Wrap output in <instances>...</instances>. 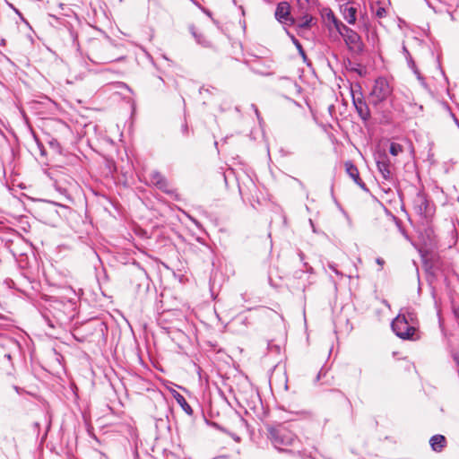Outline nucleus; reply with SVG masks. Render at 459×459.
Returning <instances> with one entry per match:
<instances>
[{"mask_svg": "<svg viewBox=\"0 0 459 459\" xmlns=\"http://www.w3.org/2000/svg\"><path fill=\"white\" fill-rule=\"evenodd\" d=\"M74 299L51 297L47 307L48 314H43V317L50 327L55 328L56 325H65L72 322L77 314Z\"/></svg>", "mask_w": 459, "mask_h": 459, "instance_id": "1", "label": "nucleus"}, {"mask_svg": "<svg viewBox=\"0 0 459 459\" xmlns=\"http://www.w3.org/2000/svg\"><path fill=\"white\" fill-rule=\"evenodd\" d=\"M116 46L108 39H92L89 41L87 56L94 64H108L118 61L120 58L114 55Z\"/></svg>", "mask_w": 459, "mask_h": 459, "instance_id": "2", "label": "nucleus"}, {"mask_svg": "<svg viewBox=\"0 0 459 459\" xmlns=\"http://www.w3.org/2000/svg\"><path fill=\"white\" fill-rule=\"evenodd\" d=\"M268 438L273 446L279 451L291 452L290 450L283 448L284 446H294L299 443L298 436L289 429L284 424L277 426H270L267 428Z\"/></svg>", "mask_w": 459, "mask_h": 459, "instance_id": "3", "label": "nucleus"}, {"mask_svg": "<svg viewBox=\"0 0 459 459\" xmlns=\"http://www.w3.org/2000/svg\"><path fill=\"white\" fill-rule=\"evenodd\" d=\"M392 93V87L388 81L384 77H378L373 85L369 94V103L377 106L385 101Z\"/></svg>", "mask_w": 459, "mask_h": 459, "instance_id": "4", "label": "nucleus"}, {"mask_svg": "<svg viewBox=\"0 0 459 459\" xmlns=\"http://www.w3.org/2000/svg\"><path fill=\"white\" fill-rule=\"evenodd\" d=\"M392 329L394 333L401 339L413 340L416 334V326L409 325L404 316L398 315L392 322Z\"/></svg>", "mask_w": 459, "mask_h": 459, "instance_id": "5", "label": "nucleus"}, {"mask_svg": "<svg viewBox=\"0 0 459 459\" xmlns=\"http://www.w3.org/2000/svg\"><path fill=\"white\" fill-rule=\"evenodd\" d=\"M352 101L359 117L364 121L368 120L370 118V110L361 93L358 97L352 93Z\"/></svg>", "mask_w": 459, "mask_h": 459, "instance_id": "6", "label": "nucleus"}, {"mask_svg": "<svg viewBox=\"0 0 459 459\" xmlns=\"http://www.w3.org/2000/svg\"><path fill=\"white\" fill-rule=\"evenodd\" d=\"M391 162L386 155L379 156L377 167L383 178L388 182H394V175L390 169Z\"/></svg>", "mask_w": 459, "mask_h": 459, "instance_id": "7", "label": "nucleus"}, {"mask_svg": "<svg viewBox=\"0 0 459 459\" xmlns=\"http://www.w3.org/2000/svg\"><path fill=\"white\" fill-rule=\"evenodd\" d=\"M350 51L356 55H359L364 51V44L362 42L361 37L356 32L352 36H350L347 39L344 40Z\"/></svg>", "mask_w": 459, "mask_h": 459, "instance_id": "8", "label": "nucleus"}, {"mask_svg": "<svg viewBox=\"0 0 459 459\" xmlns=\"http://www.w3.org/2000/svg\"><path fill=\"white\" fill-rule=\"evenodd\" d=\"M414 206L417 212L423 215L424 217H428L431 213V207L429 201L427 199V197L424 195H418L415 201H414Z\"/></svg>", "mask_w": 459, "mask_h": 459, "instance_id": "9", "label": "nucleus"}, {"mask_svg": "<svg viewBox=\"0 0 459 459\" xmlns=\"http://www.w3.org/2000/svg\"><path fill=\"white\" fill-rule=\"evenodd\" d=\"M151 182L165 193H169V184L167 179L158 171H152L150 174Z\"/></svg>", "mask_w": 459, "mask_h": 459, "instance_id": "10", "label": "nucleus"}, {"mask_svg": "<svg viewBox=\"0 0 459 459\" xmlns=\"http://www.w3.org/2000/svg\"><path fill=\"white\" fill-rule=\"evenodd\" d=\"M345 169L347 174L354 180V182L364 190H368L366 184L359 178L358 168L351 162H345Z\"/></svg>", "mask_w": 459, "mask_h": 459, "instance_id": "11", "label": "nucleus"}, {"mask_svg": "<svg viewBox=\"0 0 459 459\" xmlns=\"http://www.w3.org/2000/svg\"><path fill=\"white\" fill-rule=\"evenodd\" d=\"M340 10H341V13L344 18V20L349 23V24H355L356 21H357V8L353 7V6H349L348 4H342L340 6Z\"/></svg>", "mask_w": 459, "mask_h": 459, "instance_id": "12", "label": "nucleus"}, {"mask_svg": "<svg viewBox=\"0 0 459 459\" xmlns=\"http://www.w3.org/2000/svg\"><path fill=\"white\" fill-rule=\"evenodd\" d=\"M275 16L279 22H287L290 18V4L287 2L278 4Z\"/></svg>", "mask_w": 459, "mask_h": 459, "instance_id": "13", "label": "nucleus"}, {"mask_svg": "<svg viewBox=\"0 0 459 459\" xmlns=\"http://www.w3.org/2000/svg\"><path fill=\"white\" fill-rule=\"evenodd\" d=\"M188 29L197 44L201 45L204 48L212 47L211 41L204 34L198 32L195 25H189Z\"/></svg>", "mask_w": 459, "mask_h": 459, "instance_id": "14", "label": "nucleus"}, {"mask_svg": "<svg viewBox=\"0 0 459 459\" xmlns=\"http://www.w3.org/2000/svg\"><path fill=\"white\" fill-rule=\"evenodd\" d=\"M429 443L434 451L441 452L446 446V439L443 435H434Z\"/></svg>", "mask_w": 459, "mask_h": 459, "instance_id": "15", "label": "nucleus"}, {"mask_svg": "<svg viewBox=\"0 0 459 459\" xmlns=\"http://www.w3.org/2000/svg\"><path fill=\"white\" fill-rule=\"evenodd\" d=\"M174 398L187 415H193V409L191 408V406L188 404V403L182 394L176 392V394H174Z\"/></svg>", "mask_w": 459, "mask_h": 459, "instance_id": "16", "label": "nucleus"}, {"mask_svg": "<svg viewBox=\"0 0 459 459\" xmlns=\"http://www.w3.org/2000/svg\"><path fill=\"white\" fill-rule=\"evenodd\" d=\"M399 315L404 316L405 320L409 323V325H412L417 327V316L413 311L406 310L405 312L400 313Z\"/></svg>", "mask_w": 459, "mask_h": 459, "instance_id": "17", "label": "nucleus"}, {"mask_svg": "<svg viewBox=\"0 0 459 459\" xmlns=\"http://www.w3.org/2000/svg\"><path fill=\"white\" fill-rule=\"evenodd\" d=\"M406 61H407L408 66L412 70L414 74L417 75V78L419 80H423V77L421 76L419 69L417 68L416 64H415L414 60L412 59V56H406Z\"/></svg>", "mask_w": 459, "mask_h": 459, "instance_id": "18", "label": "nucleus"}, {"mask_svg": "<svg viewBox=\"0 0 459 459\" xmlns=\"http://www.w3.org/2000/svg\"><path fill=\"white\" fill-rule=\"evenodd\" d=\"M66 32L68 33L69 38H70L73 45L78 50L80 46H79V43H78V40H77V38H78L77 32L74 29H72V28H67L66 29Z\"/></svg>", "mask_w": 459, "mask_h": 459, "instance_id": "19", "label": "nucleus"}, {"mask_svg": "<svg viewBox=\"0 0 459 459\" xmlns=\"http://www.w3.org/2000/svg\"><path fill=\"white\" fill-rule=\"evenodd\" d=\"M389 152L393 156H397L403 152V147L400 143H392L390 144Z\"/></svg>", "mask_w": 459, "mask_h": 459, "instance_id": "20", "label": "nucleus"}, {"mask_svg": "<svg viewBox=\"0 0 459 459\" xmlns=\"http://www.w3.org/2000/svg\"><path fill=\"white\" fill-rule=\"evenodd\" d=\"M326 21L328 23H332L337 17L335 16L334 13L328 9L325 15Z\"/></svg>", "mask_w": 459, "mask_h": 459, "instance_id": "21", "label": "nucleus"}, {"mask_svg": "<svg viewBox=\"0 0 459 459\" xmlns=\"http://www.w3.org/2000/svg\"><path fill=\"white\" fill-rule=\"evenodd\" d=\"M355 33H356V31L354 30H352L350 27H348V29H346V30L343 32L342 37L343 40H345L348 38H350V36H352Z\"/></svg>", "mask_w": 459, "mask_h": 459, "instance_id": "22", "label": "nucleus"}, {"mask_svg": "<svg viewBox=\"0 0 459 459\" xmlns=\"http://www.w3.org/2000/svg\"><path fill=\"white\" fill-rule=\"evenodd\" d=\"M355 33H356V31L354 30H352L350 27H348V29H346V30L343 32L342 37L343 40H345L348 38H350V36H352Z\"/></svg>", "mask_w": 459, "mask_h": 459, "instance_id": "23", "label": "nucleus"}, {"mask_svg": "<svg viewBox=\"0 0 459 459\" xmlns=\"http://www.w3.org/2000/svg\"><path fill=\"white\" fill-rule=\"evenodd\" d=\"M293 42H294L295 46L297 47L299 54L305 58L306 57V54H305V51H304L300 42L298 39H293Z\"/></svg>", "mask_w": 459, "mask_h": 459, "instance_id": "24", "label": "nucleus"}, {"mask_svg": "<svg viewBox=\"0 0 459 459\" xmlns=\"http://www.w3.org/2000/svg\"><path fill=\"white\" fill-rule=\"evenodd\" d=\"M201 252L210 255L212 253L211 248L205 245L202 244V248H199Z\"/></svg>", "mask_w": 459, "mask_h": 459, "instance_id": "25", "label": "nucleus"}, {"mask_svg": "<svg viewBox=\"0 0 459 459\" xmlns=\"http://www.w3.org/2000/svg\"><path fill=\"white\" fill-rule=\"evenodd\" d=\"M331 24L337 30L340 28V26L342 24V22L340 21L338 18H336Z\"/></svg>", "mask_w": 459, "mask_h": 459, "instance_id": "26", "label": "nucleus"}, {"mask_svg": "<svg viewBox=\"0 0 459 459\" xmlns=\"http://www.w3.org/2000/svg\"><path fill=\"white\" fill-rule=\"evenodd\" d=\"M346 29H348V26L345 25L343 22L342 24L340 26V28L337 30V32L339 33L340 36H342L343 34V32L346 30Z\"/></svg>", "mask_w": 459, "mask_h": 459, "instance_id": "27", "label": "nucleus"}, {"mask_svg": "<svg viewBox=\"0 0 459 459\" xmlns=\"http://www.w3.org/2000/svg\"><path fill=\"white\" fill-rule=\"evenodd\" d=\"M376 263L380 266L379 271L382 270V268H383V266L385 264V260L383 258H381V257H377L376 259Z\"/></svg>", "mask_w": 459, "mask_h": 459, "instance_id": "28", "label": "nucleus"}, {"mask_svg": "<svg viewBox=\"0 0 459 459\" xmlns=\"http://www.w3.org/2000/svg\"><path fill=\"white\" fill-rule=\"evenodd\" d=\"M403 53L404 54V56H411V54L409 52V50L407 49V48L403 45Z\"/></svg>", "mask_w": 459, "mask_h": 459, "instance_id": "29", "label": "nucleus"}, {"mask_svg": "<svg viewBox=\"0 0 459 459\" xmlns=\"http://www.w3.org/2000/svg\"><path fill=\"white\" fill-rule=\"evenodd\" d=\"M385 13V9L384 8H379L377 12V15L378 17H382L384 15V13Z\"/></svg>", "mask_w": 459, "mask_h": 459, "instance_id": "30", "label": "nucleus"}, {"mask_svg": "<svg viewBox=\"0 0 459 459\" xmlns=\"http://www.w3.org/2000/svg\"><path fill=\"white\" fill-rule=\"evenodd\" d=\"M182 132H183V134H187V132H188V126H187V125H186V124H184V125L182 126Z\"/></svg>", "mask_w": 459, "mask_h": 459, "instance_id": "31", "label": "nucleus"}, {"mask_svg": "<svg viewBox=\"0 0 459 459\" xmlns=\"http://www.w3.org/2000/svg\"><path fill=\"white\" fill-rule=\"evenodd\" d=\"M13 9L14 10L15 13H17V14L21 17V19H22L23 22H26L25 19L22 17V13H20V11H19L18 9L14 8V7H13Z\"/></svg>", "mask_w": 459, "mask_h": 459, "instance_id": "32", "label": "nucleus"}, {"mask_svg": "<svg viewBox=\"0 0 459 459\" xmlns=\"http://www.w3.org/2000/svg\"><path fill=\"white\" fill-rule=\"evenodd\" d=\"M204 92H210V90H209V89H206V88H204V87H201V88L199 89V93H200V94H203Z\"/></svg>", "mask_w": 459, "mask_h": 459, "instance_id": "33", "label": "nucleus"}, {"mask_svg": "<svg viewBox=\"0 0 459 459\" xmlns=\"http://www.w3.org/2000/svg\"><path fill=\"white\" fill-rule=\"evenodd\" d=\"M311 18L309 20H307L302 23V27H309L310 26Z\"/></svg>", "mask_w": 459, "mask_h": 459, "instance_id": "34", "label": "nucleus"}, {"mask_svg": "<svg viewBox=\"0 0 459 459\" xmlns=\"http://www.w3.org/2000/svg\"><path fill=\"white\" fill-rule=\"evenodd\" d=\"M299 258H300V261H302V262H303V261H304V259H305V255L303 254V252L299 251Z\"/></svg>", "mask_w": 459, "mask_h": 459, "instance_id": "35", "label": "nucleus"}, {"mask_svg": "<svg viewBox=\"0 0 459 459\" xmlns=\"http://www.w3.org/2000/svg\"><path fill=\"white\" fill-rule=\"evenodd\" d=\"M454 313H455V316L459 318V307H455Z\"/></svg>", "mask_w": 459, "mask_h": 459, "instance_id": "36", "label": "nucleus"}, {"mask_svg": "<svg viewBox=\"0 0 459 459\" xmlns=\"http://www.w3.org/2000/svg\"><path fill=\"white\" fill-rule=\"evenodd\" d=\"M232 437L234 438V440L239 442L240 441V437H238V436H235V435H232Z\"/></svg>", "mask_w": 459, "mask_h": 459, "instance_id": "37", "label": "nucleus"}, {"mask_svg": "<svg viewBox=\"0 0 459 459\" xmlns=\"http://www.w3.org/2000/svg\"><path fill=\"white\" fill-rule=\"evenodd\" d=\"M33 426H34L35 429H37V430L39 429V422H35Z\"/></svg>", "mask_w": 459, "mask_h": 459, "instance_id": "38", "label": "nucleus"}, {"mask_svg": "<svg viewBox=\"0 0 459 459\" xmlns=\"http://www.w3.org/2000/svg\"><path fill=\"white\" fill-rule=\"evenodd\" d=\"M304 265H305V267H307V270H311L312 269L311 267H309V268L307 267V263H304Z\"/></svg>", "mask_w": 459, "mask_h": 459, "instance_id": "39", "label": "nucleus"}, {"mask_svg": "<svg viewBox=\"0 0 459 459\" xmlns=\"http://www.w3.org/2000/svg\"><path fill=\"white\" fill-rule=\"evenodd\" d=\"M4 357L7 358L8 359H11V355L10 354H5Z\"/></svg>", "mask_w": 459, "mask_h": 459, "instance_id": "40", "label": "nucleus"}, {"mask_svg": "<svg viewBox=\"0 0 459 459\" xmlns=\"http://www.w3.org/2000/svg\"><path fill=\"white\" fill-rule=\"evenodd\" d=\"M330 267L335 272V273H338V271H336L332 265Z\"/></svg>", "mask_w": 459, "mask_h": 459, "instance_id": "41", "label": "nucleus"}, {"mask_svg": "<svg viewBox=\"0 0 459 459\" xmlns=\"http://www.w3.org/2000/svg\"><path fill=\"white\" fill-rule=\"evenodd\" d=\"M457 202L459 203V196L457 197Z\"/></svg>", "mask_w": 459, "mask_h": 459, "instance_id": "42", "label": "nucleus"}]
</instances>
